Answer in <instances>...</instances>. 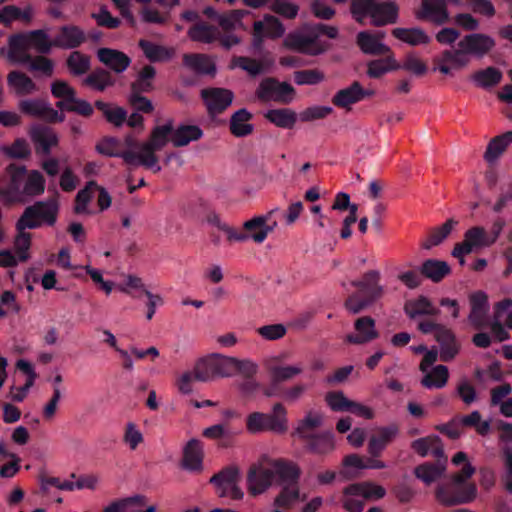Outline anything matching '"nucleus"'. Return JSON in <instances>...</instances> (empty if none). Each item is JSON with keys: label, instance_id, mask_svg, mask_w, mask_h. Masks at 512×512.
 Segmentation results:
<instances>
[{"label": "nucleus", "instance_id": "nucleus-1", "mask_svg": "<svg viewBox=\"0 0 512 512\" xmlns=\"http://www.w3.org/2000/svg\"><path fill=\"white\" fill-rule=\"evenodd\" d=\"M45 178L38 170L28 172L26 166L9 164L0 176V198L4 204L24 203L45 191Z\"/></svg>", "mask_w": 512, "mask_h": 512}, {"label": "nucleus", "instance_id": "nucleus-2", "mask_svg": "<svg viewBox=\"0 0 512 512\" xmlns=\"http://www.w3.org/2000/svg\"><path fill=\"white\" fill-rule=\"evenodd\" d=\"M351 13L359 23H363L367 17H370L374 26L381 27L397 22L399 7L393 1L352 0Z\"/></svg>", "mask_w": 512, "mask_h": 512}, {"label": "nucleus", "instance_id": "nucleus-3", "mask_svg": "<svg viewBox=\"0 0 512 512\" xmlns=\"http://www.w3.org/2000/svg\"><path fill=\"white\" fill-rule=\"evenodd\" d=\"M173 132V122L170 120L164 125L156 126L149 137L141 147V152H137V165H142L147 169H152L154 173L161 170L158 165V156L156 152L162 150L166 144L171 141Z\"/></svg>", "mask_w": 512, "mask_h": 512}, {"label": "nucleus", "instance_id": "nucleus-4", "mask_svg": "<svg viewBox=\"0 0 512 512\" xmlns=\"http://www.w3.org/2000/svg\"><path fill=\"white\" fill-rule=\"evenodd\" d=\"M59 212L54 199L36 201L27 206L16 222L19 229H38L43 225L54 226Z\"/></svg>", "mask_w": 512, "mask_h": 512}, {"label": "nucleus", "instance_id": "nucleus-5", "mask_svg": "<svg viewBox=\"0 0 512 512\" xmlns=\"http://www.w3.org/2000/svg\"><path fill=\"white\" fill-rule=\"evenodd\" d=\"M246 429L251 434L264 431L285 433L288 429L287 410L282 403H275L271 414L252 412L246 418Z\"/></svg>", "mask_w": 512, "mask_h": 512}, {"label": "nucleus", "instance_id": "nucleus-6", "mask_svg": "<svg viewBox=\"0 0 512 512\" xmlns=\"http://www.w3.org/2000/svg\"><path fill=\"white\" fill-rule=\"evenodd\" d=\"M53 47H55L54 39L51 40L44 29L17 33L9 37L8 57H16L20 53H27L29 48H33L40 54H49Z\"/></svg>", "mask_w": 512, "mask_h": 512}, {"label": "nucleus", "instance_id": "nucleus-7", "mask_svg": "<svg viewBox=\"0 0 512 512\" xmlns=\"http://www.w3.org/2000/svg\"><path fill=\"white\" fill-rule=\"evenodd\" d=\"M477 494L474 484L461 485L459 477H452L450 482L439 484L435 491L437 501L446 507L472 502Z\"/></svg>", "mask_w": 512, "mask_h": 512}, {"label": "nucleus", "instance_id": "nucleus-8", "mask_svg": "<svg viewBox=\"0 0 512 512\" xmlns=\"http://www.w3.org/2000/svg\"><path fill=\"white\" fill-rule=\"evenodd\" d=\"M240 473L236 466H227L214 474L210 483L215 485L219 497H227L232 500H241L244 496L239 487Z\"/></svg>", "mask_w": 512, "mask_h": 512}, {"label": "nucleus", "instance_id": "nucleus-9", "mask_svg": "<svg viewBox=\"0 0 512 512\" xmlns=\"http://www.w3.org/2000/svg\"><path fill=\"white\" fill-rule=\"evenodd\" d=\"M230 363L228 357L218 354L201 358L194 366L195 380L208 382L217 377H229Z\"/></svg>", "mask_w": 512, "mask_h": 512}, {"label": "nucleus", "instance_id": "nucleus-10", "mask_svg": "<svg viewBox=\"0 0 512 512\" xmlns=\"http://www.w3.org/2000/svg\"><path fill=\"white\" fill-rule=\"evenodd\" d=\"M295 95V89L287 82H279L276 78H264L257 90L256 96L259 100L267 102L274 101L282 104H289Z\"/></svg>", "mask_w": 512, "mask_h": 512}, {"label": "nucleus", "instance_id": "nucleus-11", "mask_svg": "<svg viewBox=\"0 0 512 512\" xmlns=\"http://www.w3.org/2000/svg\"><path fill=\"white\" fill-rule=\"evenodd\" d=\"M270 459L263 455L257 463L250 466L247 473V488L252 496L264 493L274 480V471L265 467L269 465Z\"/></svg>", "mask_w": 512, "mask_h": 512}, {"label": "nucleus", "instance_id": "nucleus-12", "mask_svg": "<svg viewBox=\"0 0 512 512\" xmlns=\"http://www.w3.org/2000/svg\"><path fill=\"white\" fill-rule=\"evenodd\" d=\"M464 57L472 56L482 59L489 54L496 46V41L484 33H470L464 35L458 42Z\"/></svg>", "mask_w": 512, "mask_h": 512}, {"label": "nucleus", "instance_id": "nucleus-13", "mask_svg": "<svg viewBox=\"0 0 512 512\" xmlns=\"http://www.w3.org/2000/svg\"><path fill=\"white\" fill-rule=\"evenodd\" d=\"M270 214L271 213L265 216H256L244 222V231L236 229V235L241 236L243 239H233V242H245L248 239H252L258 244L263 243L268 234L273 231L276 226V222H274L273 225L267 223Z\"/></svg>", "mask_w": 512, "mask_h": 512}, {"label": "nucleus", "instance_id": "nucleus-14", "mask_svg": "<svg viewBox=\"0 0 512 512\" xmlns=\"http://www.w3.org/2000/svg\"><path fill=\"white\" fill-rule=\"evenodd\" d=\"M470 313L468 321L476 330H483L489 326L488 296L483 291H476L469 296Z\"/></svg>", "mask_w": 512, "mask_h": 512}, {"label": "nucleus", "instance_id": "nucleus-15", "mask_svg": "<svg viewBox=\"0 0 512 512\" xmlns=\"http://www.w3.org/2000/svg\"><path fill=\"white\" fill-rule=\"evenodd\" d=\"M29 136L34 144L37 155L48 156L52 148L59 143V137L55 130L49 126L35 124L29 129Z\"/></svg>", "mask_w": 512, "mask_h": 512}, {"label": "nucleus", "instance_id": "nucleus-16", "mask_svg": "<svg viewBox=\"0 0 512 512\" xmlns=\"http://www.w3.org/2000/svg\"><path fill=\"white\" fill-rule=\"evenodd\" d=\"M488 232L482 226H473L464 234V240L457 243L452 251L453 257L470 254L474 249L490 247Z\"/></svg>", "mask_w": 512, "mask_h": 512}, {"label": "nucleus", "instance_id": "nucleus-17", "mask_svg": "<svg viewBox=\"0 0 512 512\" xmlns=\"http://www.w3.org/2000/svg\"><path fill=\"white\" fill-rule=\"evenodd\" d=\"M374 95L373 90L364 89L360 82L354 81L350 86L340 89L332 97L334 106L351 110V106Z\"/></svg>", "mask_w": 512, "mask_h": 512}, {"label": "nucleus", "instance_id": "nucleus-18", "mask_svg": "<svg viewBox=\"0 0 512 512\" xmlns=\"http://www.w3.org/2000/svg\"><path fill=\"white\" fill-rule=\"evenodd\" d=\"M416 18L441 26L449 22V12L445 0H421V7Z\"/></svg>", "mask_w": 512, "mask_h": 512}, {"label": "nucleus", "instance_id": "nucleus-19", "mask_svg": "<svg viewBox=\"0 0 512 512\" xmlns=\"http://www.w3.org/2000/svg\"><path fill=\"white\" fill-rule=\"evenodd\" d=\"M201 97L210 115H217L226 110L233 101V93L224 88H206L201 91Z\"/></svg>", "mask_w": 512, "mask_h": 512}, {"label": "nucleus", "instance_id": "nucleus-20", "mask_svg": "<svg viewBox=\"0 0 512 512\" xmlns=\"http://www.w3.org/2000/svg\"><path fill=\"white\" fill-rule=\"evenodd\" d=\"M96 150L105 156L122 158L127 165L137 166V152L124 150L122 142L115 137L104 138L96 145Z\"/></svg>", "mask_w": 512, "mask_h": 512}, {"label": "nucleus", "instance_id": "nucleus-21", "mask_svg": "<svg viewBox=\"0 0 512 512\" xmlns=\"http://www.w3.org/2000/svg\"><path fill=\"white\" fill-rule=\"evenodd\" d=\"M87 40V35L82 28L77 25H63L54 38V45L61 49H76Z\"/></svg>", "mask_w": 512, "mask_h": 512}, {"label": "nucleus", "instance_id": "nucleus-22", "mask_svg": "<svg viewBox=\"0 0 512 512\" xmlns=\"http://www.w3.org/2000/svg\"><path fill=\"white\" fill-rule=\"evenodd\" d=\"M40 54L32 56L29 53H20L16 57H9L12 62L27 65L32 73H40L44 77H51L54 73V62L50 58Z\"/></svg>", "mask_w": 512, "mask_h": 512}, {"label": "nucleus", "instance_id": "nucleus-23", "mask_svg": "<svg viewBox=\"0 0 512 512\" xmlns=\"http://www.w3.org/2000/svg\"><path fill=\"white\" fill-rule=\"evenodd\" d=\"M356 334H348L346 341L350 344L361 345L379 337L375 328V321L370 316H362L356 319L354 323Z\"/></svg>", "mask_w": 512, "mask_h": 512}, {"label": "nucleus", "instance_id": "nucleus-24", "mask_svg": "<svg viewBox=\"0 0 512 512\" xmlns=\"http://www.w3.org/2000/svg\"><path fill=\"white\" fill-rule=\"evenodd\" d=\"M300 439L304 441L306 450L316 455H327L335 448L334 435L330 431L304 435Z\"/></svg>", "mask_w": 512, "mask_h": 512}, {"label": "nucleus", "instance_id": "nucleus-25", "mask_svg": "<svg viewBox=\"0 0 512 512\" xmlns=\"http://www.w3.org/2000/svg\"><path fill=\"white\" fill-rule=\"evenodd\" d=\"M435 340L440 345V359L444 362L453 360L460 351V343L455 333L447 326L440 327V331L435 335Z\"/></svg>", "mask_w": 512, "mask_h": 512}, {"label": "nucleus", "instance_id": "nucleus-26", "mask_svg": "<svg viewBox=\"0 0 512 512\" xmlns=\"http://www.w3.org/2000/svg\"><path fill=\"white\" fill-rule=\"evenodd\" d=\"M97 57L101 63L118 74L124 72L131 64L128 55L112 48L98 49Z\"/></svg>", "mask_w": 512, "mask_h": 512}, {"label": "nucleus", "instance_id": "nucleus-27", "mask_svg": "<svg viewBox=\"0 0 512 512\" xmlns=\"http://www.w3.org/2000/svg\"><path fill=\"white\" fill-rule=\"evenodd\" d=\"M203 445L197 439L188 441L183 451L182 466L191 472H200L203 469Z\"/></svg>", "mask_w": 512, "mask_h": 512}, {"label": "nucleus", "instance_id": "nucleus-28", "mask_svg": "<svg viewBox=\"0 0 512 512\" xmlns=\"http://www.w3.org/2000/svg\"><path fill=\"white\" fill-rule=\"evenodd\" d=\"M7 85L16 96L31 95L38 90L36 83L19 70H12L8 73Z\"/></svg>", "mask_w": 512, "mask_h": 512}, {"label": "nucleus", "instance_id": "nucleus-29", "mask_svg": "<svg viewBox=\"0 0 512 512\" xmlns=\"http://www.w3.org/2000/svg\"><path fill=\"white\" fill-rule=\"evenodd\" d=\"M284 45L288 49L310 55H317L322 52V50L317 46V42L314 37L300 33L288 34L284 40Z\"/></svg>", "mask_w": 512, "mask_h": 512}, {"label": "nucleus", "instance_id": "nucleus-30", "mask_svg": "<svg viewBox=\"0 0 512 512\" xmlns=\"http://www.w3.org/2000/svg\"><path fill=\"white\" fill-rule=\"evenodd\" d=\"M397 433L398 427L396 425L385 426L378 429L377 434L369 439L368 453L372 457H379Z\"/></svg>", "mask_w": 512, "mask_h": 512}, {"label": "nucleus", "instance_id": "nucleus-31", "mask_svg": "<svg viewBox=\"0 0 512 512\" xmlns=\"http://www.w3.org/2000/svg\"><path fill=\"white\" fill-rule=\"evenodd\" d=\"M380 272L377 270H370L366 272L361 280L352 281V285L357 290L369 295L374 299H379L383 294V287L379 284Z\"/></svg>", "mask_w": 512, "mask_h": 512}, {"label": "nucleus", "instance_id": "nucleus-32", "mask_svg": "<svg viewBox=\"0 0 512 512\" xmlns=\"http://www.w3.org/2000/svg\"><path fill=\"white\" fill-rule=\"evenodd\" d=\"M404 311L410 319L424 315L437 316L440 313V310L434 307L425 296H419L417 299L407 301L404 305Z\"/></svg>", "mask_w": 512, "mask_h": 512}, {"label": "nucleus", "instance_id": "nucleus-33", "mask_svg": "<svg viewBox=\"0 0 512 512\" xmlns=\"http://www.w3.org/2000/svg\"><path fill=\"white\" fill-rule=\"evenodd\" d=\"M450 272L448 263L437 259H427L420 267V274L435 283L442 281Z\"/></svg>", "mask_w": 512, "mask_h": 512}, {"label": "nucleus", "instance_id": "nucleus-34", "mask_svg": "<svg viewBox=\"0 0 512 512\" xmlns=\"http://www.w3.org/2000/svg\"><path fill=\"white\" fill-rule=\"evenodd\" d=\"M357 44L365 54L385 55L390 52V48L380 42V38L377 35L367 31L358 33Z\"/></svg>", "mask_w": 512, "mask_h": 512}, {"label": "nucleus", "instance_id": "nucleus-35", "mask_svg": "<svg viewBox=\"0 0 512 512\" xmlns=\"http://www.w3.org/2000/svg\"><path fill=\"white\" fill-rule=\"evenodd\" d=\"M203 136V131L196 125H180L173 127L171 142L175 147H183L192 141L199 140Z\"/></svg>", "mask_w": 512, "mask_h": 512}, {"label": "nucleus", "instance_id": "nucleus-36", "mask_svg": "<svg viewBox=\"0 0 512 512\" xmlns=\"http://www.w3.org/2000/svg\"><path fill=\"white\" fill-rule=\"evenodd\" d=\"M346 496H362L365 499H381L385 496L386 490L373 483H356L344 489Z\"/></svg>", "mask_w": 512, "mask_h": 512}, {"label": "nucleus", "instance_id": "nucleus-37", "mask_svg": "<svg viewBox=\"0 0 512 512\" xmlns=\"http://www.w3.org/2000/svg\"><path fill=\"white\" fill-rule=\"evenodd\" d=\"M252 114L245 108L236 111L230 119V132L235 137H245L253 132V125L248 123Z\"/></svg>", "mask_w": 512, "mask_h": 512}, {"label": "nucleus", "instance_id": "nucleus-38", "mask_svg": "<svg viewBox=\"0 0 512 512\" xmlns=\"http://www.w3.org/2000/svg\"><path fill=\"white\" fill-rule=\"evenodd\" d=\"M83 84L93 90L103 92L115 84V79L108 70L98 67L87 75Z\"/></svg>", "mask_w": 512, "mask_h": 512}, {"label": "nucleus", "instance_id": "nucleus-39", "mask_svg": "<svg viewBox=\"0 0 512 512\" xmlns=\"http://www.w3.org/2000/svg\"><path fill=\"white\" fill-rule=\"evenodd\" d=\"M392 35L409 45L417 46L420 44H428L431 42L430 36L426 32L418 27L414 28H394Z\"/></svg>", "mask_w": 512, "mask_h": 512}, {"label": "nucleus", "instance_id": "nucleus-40", "mask_svg": "<svg viewBox=\"0 0 512 512\" xmlns=\"http://www.w3.org/2000/svg\"><path fill=\"white\" fill-rule=\"evenodd\" d=\"M269 466L274 471V477L277 475L282 482L297 484L300 472L295 464L285 460L270 459Z\"/></svg>", "mask_w": 512, "mask_h": 512}, {"label": "nucleus", "instance_id": "nucleus-41", "mask_svg": "<svg viewBox=\"0 0 512 512\" xmlns=\"http://www.w3.org/2000/svg\"><path fill=\"white\" fill-rule=\"evenodd\" d=\"M445 466L441 461L439 463L425 462L414 469L416 478L420 479L426 485H430L443 475Z\"/></svg>", "mask_w": 512, "mask_h": 512}, {"label": "nucleus", "instance_id": "nucleus-42", "mask_svg": "<svg viewBox=\"0 0 512 512\" xmlns=\"http://www.w3.org/2000/svg\"><path fill=\"white\" fill-rule=\"evenodd\" d=\"M183 63L198 74L212 75L216 71L214 63L204 54H184Z\"/></svg>", "mask_w": 512, "mask_h": 512}, {"label": "nucleus", "instance_id": "nucleus-43", "mask_svg": "<svg viewBox=\"0 0 512 512\" xmlns=\"http://www.w3.org/2000/svg\"><path fill=\"white\" fill-rule=\"evenodd\" d=\"M512 143V131H507L501 135L494 137L488 144L484 154L487 162L492 163L497 160L500 155L506 150L509 144Z\"/></svg>", "mask_w": 512, "mask_h": 512}, {"label": "nucleus", "instance_id": "nucleus-44", "mask_svg": "<svg viewBox=\"0 0 512 512\" xmlns=\"http://www.w3.org/2000/svg\"><path fill=\"white\" fill-rule=\"evenodd\" d=\"M66 66L73 76H81L91 69V58L89 55L75 50L66 59Z\"/></svg>", "mask_w": 512, "mask_h": 512}, {"label": "nucleus", "instance_id": "nucleus-45", "mask_svg": "<svg viewBox=\"0 0 512 512\" xmlns=\"http://www.w3.org/2000/svg\"><path fill=\"white\" fill-rule=\"evenodd\" d=\"M265 118L283 129H291L297 121L296 113L288 108L270 109L266 112Z\"/></svg>", "mask_w": 512, "mask_h": 512}, {"label": "nucleus", "instance_id": "nucleus-46", "mask_svg": "<svg viewBox=\"0 0 512 512\" xmlns=\"http://www.w3.org/2000/svg\"><path fill=\"white\" fill-rule=\"evenodd\" d=\"M95 107L101 111L105 119L115 127H121L127 120V111L120 106H112L102 100L95 101Z\"/></svg>", "mask_w": 512, "mask_h": 512}, {"label": "nucleus", "instance_id": "nucleus-47", "mask_svg": "<svg viewBox=\"0 0 512 512\" xmlns=\"http://www.w3.org/2000/svg\"><path fill=\"white\" fill-rule=\"evenodd\" d=\"M139 47L143 51L145 57L149 59L151 62H161L168 60L172 57L173 51L155 44L149 40L141 39L139 41Z\"/></svg>", "mask_w": 512, "mask_h": 512}, {"label": "nucleus", "instance_id": "nucleus-48", "mask_svg": "<svg viewBox=\"0 0 512 512\" xmlns=\"http://www.w3.org/2000/svg\"><path fill=\"white\" fill-rule=\"evenodd\" d=\"M188 35L193 41L212 43L217 39L219 31L215 26L198 22L189 29Z\"/></svg>", "mask_w": 512, "mask_h": 512}, {"label": "nucleus", "instance_id": "nucleus-49", "mask_svg": "<svg viewBox=\"0 0 512 512\" xmlns=\"http://www.w3.org/2000/svg\"><path fill=\"white\" fill-rule=\"evenodd\" d=\"M502 77V72L498 68L492 66L478 70L472 75V79L475 81L477 86L485 89L499 84Z\"/></svg>", "mask_w": 512, "mask_h": 512}, {"label": "nucleus", "instance_id": "nucleus-50", "mask_svg": "<svg viewBox=\"0 0 512 512\" xmlns=\"http://www.w3.org/2000/svg\"><path fill=\"white\" fill-rule=\"evenodd\" d=\"M367 74L370 78H380L388 71L400 69V64L393 58L387 56L386 58L372 60L367 65Z\"/></svg>", "mask_w": 512, "mask_h": 512}, {"label": "nucleus", "instance_id": "nucleus-51", "mask_svg": "<svg viewBox=\"0 0 512 512\" xmlns=\"http://www.w3.org/2000/svg\"><path fill=\"white\" fill-rule=\"evenodd\" d=\"M239 67L246 71L250 76L256 77L265 72V64L263 61H259L246 56H234L231 59L230 68Z\"/></svg>", "mask_w": 512, "mask_h": 512}, {"label": "nucleus", "instance_id": "nucleus-52", "mask_svg": "<svg viewBox=\"0 0 512 512\" xmlns=\"http://www.w3.org/2000/svg\"><path fill=\"white\" fill-rule=\"evenodd\" d=\"M323 424V415L319 412L309 411L306 413L305 417L299 421L295 434L298 435L299 438H303L304 435L313 434V430L321 427Z\"/></svg>", "mask_w": 512, "mask_h": 512}, {"label": "nucleus", "instance_id": "nucleus-53", "mask_svg": "<svg viewBox=\"0 0 512 512\" xmlns=\"http://www.w3.org/2000/svg\"><path fill=\"white\" fill-rule=\"evenodd\" d=\"M458 222L454 219H448L444 224L440 227L433 229L427 240L422 243V248L431 249L433 246L439 245L443 240H445L448 235L451 233L453 227Z\"/></svg>", "mask_w": 512, "mask_h": 512}, {"label": "nucleus", "instance_id": "nucleus-54", "mask_svg": "<svg viewBox=\"0 0 512 512\" xmlns=\"http://www.w3.org/2000/svg\"><path fill=\"white\" fill-rule=\"evenodd\" d=\"M375 301L376 299L357 290L347 297L345 308L352 314H358L371 306Z\"/></svg>", "mask_w": 512, "mask_h": 512}, {"label": "nucleus", "instance_id": "nucleus-55", "mask_svg": "<svg viewBox=\"0 0 512 512\" xmlns=\"http://www.w3.org/2000/svg\"><path fill=\"white\" fill-rule=\"evenodd\" d=\"M449 378L448 368L444 365H437L433 368L431 373L426 374L421 384L426 388H442L446 385Z\"/></svg>", "mask_w": 512, "mask_h": 512}, {"label": "nucleus", "instance_id": "nucleus-56", "mask_svg": "<svg viewBox=\"0 0 512 512\" xmlns=\"http://www.w3.org/2000/svg\"><path fill=\"white\" fill-rule=\"evenodd\" d=\"M156 69L152 65H145L138 73L137 79L131 84V90L150 92L153 90V79Z\"/></svg>", "mask_w": 512, "mask_h": 512}, {"label": "nucleus", "instance_id": "nucleus-57", "mask_svg": "<svg viewBox=\"0 0 512 512\" xmlns=\"http://www.w3.org/2000/svg\"><path fill=\"white\" fill-rule=\"evenodd\" d=\"M98 188V184L96 181L91 180L88 181L85 187L78 191L75 197V206L74 212L76 214H84L88 213L87 205L91 201L93 197V192Z\"/></svg>", "mask_w": 512, "mask_h": 512}, {"label": "nucleus", "instance_id": "nucleus-58", "mask_svg": "<svg viewBox=\"0 0 512 512\" xmlns=\"http://www.w3.org/2000/svg\"><path fill=\"white\" fill-rule=\"evenodd\" d=\"M268 372L270 379H273L274 382H279L281 384L282 382L291 380L295 376L299 375L302 372V368L292 365H270L268 367Z\"/></svg>", "mask_w": 512, "mask_h": 512}, {"label": "nucleus", "instance_id": "nucleus-59", "mask_svg": "<svg viewBox=\"0 0 512 512\" xmlns=\"http://www.w3.org/2000/svg\"><path fill=\"white\" fill-rule=\"evenodd\" d=\"M145 496L135 495L111 502L106 507V512H134L135 507L141 506Z\"/></svg>", "mask_w": 512, "mask_h": 512}, {"label": "nucleus", "instance_id": "nucleus-60", "mask_svg": "<svg viewBox=\"0 0 512 512\" xmlns=\"http://www.w3.org/2000/svg\"><path fill=\"white\" fill-rule=\"evenodd\" d=\"M2 152L10 159H28L31 149L24 138H17L11 145L3 146Z\"/></svg>", "mask_w": 512, "mask_h": 512}, {"label": "nucleus", "instance_id": "nucleus-61", "mask_svg": "<svg viewBox=\"0 0 512 512\" xmlns=\"http://www.w3.org/2000/svg\"><path fill=\"white\" fill-rule=\"evenodd\" d=\"M228 361L231 362L229 376H232L234 373L238 372L242 374L244 378H252L257 373V364L250 360H238L233 357H228Z\"/></svg>", "mask_w": 512, "mask_h": 512}, {"label": "nucleus", "instance_id": "nucleus-62", "mask_svg": "<svg viewBox=\"0 0 512 512\" xmlns=\"http://www.w3.org/2000/svg\"><path fill=\"white\" fill-rule=\"evenodd\" d=\"M299 498L297 484H287L275 498L274 504L277 507L288 508Z\"/></svg>", "mask_w": 512, "mask_h": 512}, {"label": "nucleus", "instance_id": "nucleus-63", "mask_svg": "<svg viewBox=\"0 0 512 512\" xmlns=\"http://www.w3.org/2000/svg\"><path fill=\"white\" fill-rule=\"evenodd\" d=\"M324 78L323 72L318 69L299 70L294 73V82L297 85H316Z\"/></svg>", "mask_w": 512, "mask_h": 512}, {"label": "nucleus", "instance_id": "nucleus-64", "mask_svg": "<svg viewBox=\"0 0 512 512\" xmlns=\"http://www.w3.org/2000/svg\"><path fill=\"white\" fill-rule=\"evenodd\" d=\"M140 15L145 23L163 25L169 21L170 11L160 12L156 8L145 6L141 9Z\"/></svg>", "mask_w": 512, "mask_h": 512}]
</instances>
